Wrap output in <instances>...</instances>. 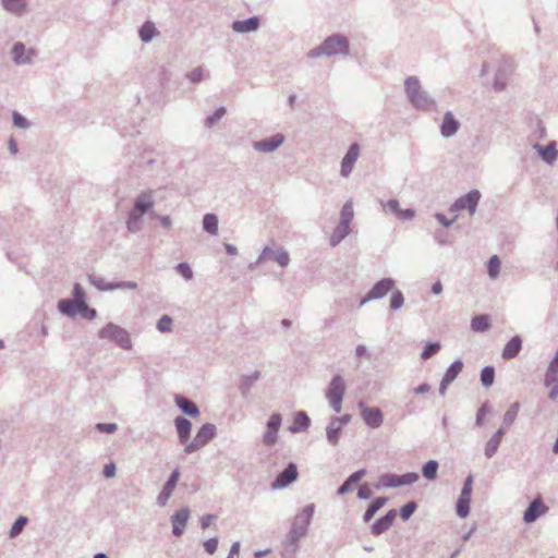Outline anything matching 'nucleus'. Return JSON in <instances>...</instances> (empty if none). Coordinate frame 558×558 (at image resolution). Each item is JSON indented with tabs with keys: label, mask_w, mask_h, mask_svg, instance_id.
Here are the masks:
<instances>
[{
	"label": "nucleus",
	"mask_w": 558,
	"mask_h": 558,
	"mask_svg": "<svg viewBox=\"0 0 558 558\" xmlns=\"http://www.w3.org/2000/svg\"><path fill=\"white\" fill-rule=\"evenodd\" d=\"M405 90L411 102L418 109H427L430 101L426 94L422 92L420 82L416 77H408L405 81Z\"/></svg>",
	"instance_id": "nucleus-1"
},
{
	"label": "nucleus",
	"mask_w": 558,
	"mask_h": 558,
	"mask_svg": "<svg viewBox=\"0 0 558 558\" xmlns=\"http://www.w3.org/2000/svg\"><path fill=\"white\" fill-rule=\"evenodd\" d=\"M344 390L345 386L343 379L340 376L333 377L327 390V399L337 413L341 411Z\"/></svg>",
	"instance_id": "nucleus-2"
},
{
	"label": "nucleus",
	"mask_w": 558,
	"mask_h": 558,
	"mask_svg": "<svg viewBox=\"0 0 558 558\" xmlns=\"http://www.w3.org/2000/svg\"><path fill=\"white\" fill-rule=\"evenodd\" d=\"M99 337L102 339L113 340L123 349H129L131 347L129 333L124 329L112 324L104 327L99 331Z\"/></svg>",
	"instance_id": "nucleus-3"
},
{
	"label": "nucleus",
	"mask_w": 558,
	"mask_h": 558,
	"mask_svg": "<svg viewBox=\"0 0 558 558\" xmlns=\"http://www.w3.org/2000/svg\"><path fill=\"white\" fill-rule=\"evenodd\" d=\"M349 49L348 39L343 36H331L327 38L322 46L318 48L319 54H337V53H345Z\"/></svg>",
	"instance_id": "nucleus-4"
},
{
	"label": "nucleus",
	"mask_w": 558,
	"mask_h": 558,
	"mask_svg": "<svg viewBox=\"0 0 558 558\" xmlns=\"http://www.w3.org/2000/svg\"><path fill=\"white\" fill-rule=\"evenodd\" d=\"M216 434V427L213 424L203 425L194 437L193 441L189 442L184 451L191 453L204 447Z\"/></svg>",
	"instance_id": "nucleus-5"
},
{
	"label": "nucleus",
	"mask_w": 558,
	"mask_h": 558,
	"mask_svg": "<svg viewBox=\"0 0 558 558\" xmlns=\"http://www.w3.org/2000/svg\"><path fill=\"white\" fill-rule=\"evenodd\" d=\"M417 480L418 475L416 473H407L403 475L384 474L379 477L378 484L383 487H398L412 484Z\"/></svg>",
	"instance_id": "nucleus-6"
},
{
	"label": "nucleus",
	"mask_w": 558,
	"mask_h": 558,
	"mask_svg": "<svg viewBox=\"0 0 558 558\" xmlns=\"http://www.w3.org/2000/svg\"><path fill=\"white\" fill-rule=\"evenodd\" d=\"M481 198V193L476 190L469 192L466 195L461 196L457 199V202L452 206V210L459 211L462 209H466L473 215L476 210V206Z\"/></svg>",
	"instance_id": "nucleus-7"
},
{
	"label": "nucleus",
	"mask_w": 558,
	"mask_h": 558,
	"mask_svg": "<svg viewBox=\"0 0 558 558\" xmlns=\"http://www.w3.org/2000/svg\"><path fill=\"white\" fill-rule=\"evenodd\" d=\"M472 484H473V478H472V476H469L464 482V486L462 488L461 495H460L458 504H457V513L461 518H465L470 511Z\"/></svg>",
	"instance_id": "nucleus-8"
},
{
	"label": "nucleus",
	"mask_w": 558,
	"mask_h": 558,
	"mask_svg": "<svg viewBox=\"0 0 558 558\" xmlns=\"http://www.w3.org/2000/svg\"><path fill=\"white\" fill-rule=\"evenodd\" d=\"M281 425V415L274 413L268 422L267 429L263 436V444L265 446H274L277 442V434Z\"/></svg>",
	"instance_id": "nucleus-9"
},
{
	"label": "nucleus",
	"mask_w": 558,
	"mask_h": 558,
	"mask_svg": "<svg viewBox=\"0 0 558 558\" xmlns=\"http://www.w3.org/2000/svg\"><path fill=\"white\" fill-rule=\"evenodd\" d=\"M75 314L80 313L83 317L93 319L96 316V311L88 308L85 302V293L80 284L74 287Z\"/></svg>",
	"instance_id": "nucleus-10"
},
{
	"label": "nucleus",
	"mask_w": 558,
	"mask_h": 558,
	"mask_svg": "<svg viewBox=\"0 0 558 558\" xmlns=\"http://www.w3.org/2000/svg\"><path fill=\"white\" fill-rule=\"evenodd\" d=\"M544 384L549 389V398L555 400L558 397V363L550 362L545 374Z\"/></svg>",
	"instance_id": "nucleus-11"
},
{
	"label": "nucleus",
	"mask_w": 558,
	"mask_h": 558,
	"mask_svg": "<svg viewBox=\"0 0 558 558\" xmlns=\"http://www.w3.org/2000/svg\"><path fill=\"white\" fill-rule=\"evenodd\" d=\"M298 469L294 463H290L271 484L274 489L283 488L298 478Z\"/></svg>",
	"instance_id": "nucleus-12"
},
{
	"label": "nucleus",
	"mask_w": 558,
	"mask_h": 558,
	"mask_svg": "<svg viewBox=\"0 0 558 558\" xmlns=\"http://www.w3.org/2000/svg\"><path fill=\"white\" fill-rule=\"evenodd\" d=\"M361 415L364 422L372 428H377L381 425L384 417L378 408L361 407Z\"/></svg>",
	"instance_id": "nucleus-13"
},
{
	"label": "nucleus",
	"mask_w": 558,
	"mask_h": 558,
	"mask_svg": "<svg viewBox=\"0 0 558 558\" xmlns=\"http://www.w3.org/2000/svg\"><path fill=\"white\" fill-rule=\"evenodd\" d=\"M359 155H360L359 145L352 144L341 162V174L343 177H348L351 173L354 162L356 161Z\"/></svg>",
	"instance_id": "nucleus-14"
},
{
	"label": "nucleus",
	"mask_w": 558,
	"mask_h": 558,
	"mask_svg": "<svg viewBox=\"0 0 558 558\" xmlns=\"http://www.w3.org/2000/svg\"><path fill=\"white\" fill-rule=\"evenodd\" d=\"M189 518H190V512L186 508H182V509L178 510L172 515V518H171L172 532L175 536L182 535V533L186 526Z\"/></svg>",
	"instance_id": "nucleus-15"
},
{
	"label": "nucleus",
	"mask_w": 558,
	"mask_h": 558,
	"mask_svg": "<svg viewBox=\"0 0 558 558\" xmlns=\"http://www.w3.org/2000/svg\"><path fill=\"white\" fill-rule=\"evenodd\" d=\"M547 510H548V507L546 505H544V502L539 498H537L525 510L524 515H523V520L526 523H532L538 517H541L542 514L546 513Z\"/></svg>",
	"instance_id": "nucleus-16"
},
{
	"label": "nucleus",
	"mask_w": 558,
	"mask_h": 558,
	"mask_svg": "<svg viewBox=\"0 0 558 558\" xmlns=\"http://www.w3.org/2000/svg\"><path fill=\"white\" fill-rule=\"evenodd\" d=\"M283 135L276 134L269 138L254 143V148L258 151L269 153L278 148L283 143Z\"/></svg>",
	"instance_id": "nucleus-17"
},
{
	"label": "nucleus",
	"mask_w": 558,
	"mask_h": 558,
	"mask_svg": "<svg viewBox=\"0 0 558 558\" xmlns=\"http://www.w3.org/2000/svg\"><path fill=\"white\" fill-rule=\"evenodd\" d=\"M179 477H180L179 470H174L172 472L170 478L166 483L163 489L161 490V493L158 496V504L160 506H165L167 504L168 499L172 495V493L178 484Z\"/></svg>",
	"instance_id": "nucleus-18"
},
{
	"label": "nucleus",
	"mask_w": 558,
	"mask_h": 558,
	"mask_svg": "<svg viewBox=\"0 0 558 558\" xmlns=\"http://www.w3.org/2000/svg\"><path fill=\"white\" fill-rule=\"evenodd\" d=\"M522 348V340L519 336L512 337L502 349V357L505 360L514 359Z\"/></svg>",
	"instance_id": "nucleus-19"
},
{
	"label": "nucleus",
	"mask_w": 558,
	"mask_h": 558,
	"mask_svg": "<svg viewBox=\"0 0 558 558\" xmlns=\"http://www.w3.org/2000/svg\"><path fill=\"white\" fill-rule=\"evenodd\" d=\"M175 427L181 444L186 446L192 428L191 422L182 416H179L175 420Z\"/></svg>",
	"instance_id": "nucleus-20"
},
{
	"label": "nucleus",
	"mask_w": 558,
	"mask_h": 558,
	"mask_svg": "<svg viewBox=\"0 0 558 558\" xmlns=\"http://www.w3.org/2000/svg\"><path fill=\"white\" fill-rule=\"evenodd\" d=\"M393 288V281L383 279L377 282L368 293V299H378L386 295Z\"/></svg>",
	"instance_id": "nucleus-21"
},
{
	"label": "nucleus",
	"mask_w": 558,
	"mask_h": 558,
	"mask_svg": "<svg viewBox=\"0 0 558 558\" xmlns=\"http://www.w3.org/2000/svg\"><path fill=\"white\" fill-rule=\"evenodd\" d=\"M463 363L461 361H456L449 366L441 381L442 391L446 389L447 385L456 379V377L461 373Z\"/></svg>",
	"instance_id": "nucleus-22"
},
{
	"label": "nucleus",
	"mask_w": 558,
	"mask_h": 558,
	"mask_svg": "<svg viewBox=\"0 0 558 558\" xmlns=\"http://www.w3.org/2000/svg\"><path fill=\"white\" fill-rule=\"evenodd\" d=\"M153 206L151 201V192L143 193L135 201V208L133 213H136L138 216L145 214Z\"/></svg>",
	"instance_id": "nucleus-23"
},
{
	"label": "nucleus",
	"mask_w": 558,
	"mask_h": 558,
	"mask_svg": "<svg viewBox=\"0 0 558 558\" xmlns=\"http://www.w3.org/2000/svg\"><path fill=\"white\" fill-rule=\"evenodd\" d=\"M353 216H354L353 204L351 201H349L343 205V208L341 210V217H340L339 225L342 226V232H349L350 223L353 219Z\"/></svg>",
	"instance_id": "nucleus-24"
},
{
	"label": "nucleus",
	"mask_w": 558,
	"mask_h": 558,
	"mask_svg": "<svg viewBox=\"0 0 558 558\" xmlns=\"http://www.w3.org/2000/svg\"><path fill=\"white\" fill-rule=\"evenodd\" d=\"M458 129L459 123L457 120H454L452 113H446L441 124V134L444 136H451L458 131Z\"/></svg>",
	"instance_id": "nucleus-25"
},
{
	"label": "nucleus",
	"mask_w": 558,
	"mask_h": 558,
	"mask_svg": "<svg viewBox=\"0 0 558 558\" xmlns=\"http://www.w3.org/2000/svg\"><path fill=\"white\" fill-rule=\"evenodd\" d=\"M259 25V21L257 17H251L245 21H235L232 25V28L238 33H247L255 31Z\"/></svg>",
	"instance_id": "nucleus-26"
},
{
	"label": "nucleus",
	"mask_w": 558,
	"mask_h": 558,
	"mask_svg": "<svg viewBox=\"0 0 558 558\" xmlns=\"http://www.w3.org/2000/svg\"><path fill=\"white\" fill-rule=\"evenodd\" d=\"M175 403L187 415L195 417L199 414L196 404L182 396L175 397Z\"/></svg>",
	"instance_id": "nucleus-27"
},
{
	"label": "nucleus",
	"mask_w": 558,
	"mask_h": 558,
	"mask_svg": "<svg viewBox=\"0 0 558 558\" xmlns=\"http://www.w3.org/2000/svg\"><path fill=\"white\" fill-rule=\"evenodd\" d=\"M396 517V511L390 510L384 518L376 521L373 525V532L375 534H380L386 531L393 522Z\"/></svg>",
	"instance_id": "nucleus-28"
},
{
	"label": "nucleus",
	"mask_w": 558,
	"mask_h": 558,
	"mask_svg": "<svg viewBox=\"0 0 558 558\" xmlns=\"http://www.w3.org/2000/svg\"><path fill=\"white\" fill-rule=\"evenodd\" d=\"M263 257L274 259L282 267L287 266L290 260L289 254L286 251L272 252L270 250H264Z\"/></svg>",
	"instance_id": "nucleus-29"
},
{
	"label": "nucleus",
	"mask_w": 558,
	"mask_h": 558,
	"mask_svg": "<svg viewBox=\"0 0 558 558\" xmlns=\"http://www.w3.org/2000/svg\"><path fill=\"white\" fill-rule=\"evenodd\" d=\"M310 425V417L304 412H298L293 418V425L290 427V430L293 433L303 430L307 428Z\"/></svg>",
	"instance_id": "nucleus-30"
},
{
	"label": "nucleus",
	"mask_w": 558,
	"mask_h": 558,
	"mask_svg": "<svg viewBox=\"0 0 558 558\" xmlns=\"http://www.w3.org/2000/svg\"><path fill=\"white\" fill-rule=\"evenodd\" d=\"M489 327H490L489 316H487V315H477L471 322V328L474 331L483 332V331L488 330Z\"/></svg>",
	"instance_id": "nucleus-31"
},
{
	"label": "nucleus",
	"mask_w": 558,
	"mask_h": 558,
	"mask_svg": "<svg viewBox=\"0 0 558 558\" xmlns=\"http://www.w3.org/2000/svg\"><path fill=\"white\" fill-rule=\"evenodd\" d=\"M365 472L364 471H357L354 472L339 488L338 494L343 495L348 492H350L354 484H356L363 476Z\"/></svg>",
	"instance_id": "nucleus-32"
},
{
	"label": "nucleus",
	"mask_w": 558,
	"mask_h": 558,
	"mask_svg": "<svg viewBox=\"0 0 558 558\" xmlns=\"http://www.w3.org/2000/svg\"><path fill=\"white\" fill-rule=\"evenodd\" d=\"M157 35H158V32L153 22H146L140 29V37L145 43H148Z\"/></svg>",
	"instance_id": "nucleus-33"
},
{
	"label": "nucleus",
	"mask_w": 558,
	"mask_h": 558,
	"mask_svg": "<svg viewBox=\"0 0 558 558\" xmlns=\"http://www.w3.org/2000/svg\"><path fill=\"white\" fill-rule=\"evenodd\" d=\"M537 150L542 158L547 162H553L558 156V151L554 144H549L546 147L537 146Z\"/></svg>",
	"instance_id": "nucleus-34"
},
{
	"label": "nucleus",
	"mask_w": 558,
	"mask_h": 558,
	"mask_svg": "<svg viewBox=\"0 0 558 558\" xmlns=\"http://www.w3.org/2000/svg\"><path fill=\"white\" fill-rule=\"evenodd\" d=\"M501 440V430H498L486 444L485 454L490 458L497 451Z\"/></svg>",
	"instance_id": "nucleus-35"
},
{
	"label": "nucleus",
	"mask_w": 558,
	"mask_h": 558,
	"mask_svg": "<svg viewBox=\"0 0 558 558\" xmlns=\"http://www.w3.org/2000/svg\"><path fill=\"white\" fill-rule=\"evenodd\" d=\"M204 229L210 234H217L218 232V219L213 214L205 215L203 219Z\"/></svg>",
	"instance_id": "nucleus-36"
},
{
	"label": "nucleus",
	"mask_w": 558,
	"mask_h": 558,
	"mask_svg": "<svg viewBox=\"0 0 558 558\" xmlns=\"http://www.w3.org/2000/svg\"><path fill=\"white\" fill-rule=\"evenodd\" d=\"M386 499L385 498H376L368 507L364 514V520L367 522L373 519L375 513L385 505Z\"/></svg>",
	"instance_id": "nucleus-37"
},
{
	"label": "nucleus",
	"mask_w": 558,
	"mask_h": 558,
	"mask_svg": "<svg viewBox=\"0 0 558 558\" xmlns=\"http://www.w3.org/2000/svg\"><path fill=\"white\" fill-rule=\"evenodd\" d=\"M2 4L8 11L15 14H21L25 9L22 0H2Z\"/></svg>",
	"instance_id": "nucleus-38"
},
{
	"label": "nucleus",
	"mask_w": 558,
	"mask_h": 558,
	"mask_svg": "<svg viewBox=\"0 0 558 558\" xmlns=\"http://www.w3.org/2000/svg\"><path fill=\"white\" fill-rule=\"evenodd\" d=\"M25 47L23 44H15L12 48L13 59L16 63H25L31 60L29 56H24Z\"/></svg>",
	"instance_id": "nucleus-39"
},
{
	"label": "nucleus",
	"mask_w": 558,
	"mask_h": 558,
	"mask_svg": "<svg viewBox=\"0 0 558 558\" xmlns=\"http://www.w3.org/2000/svg\"><path fill=\"white\" fill-rule=\"evenodd\" d=\"M500 259L497 255H494L489 258L487 268H488V275L492 279H496L499 275L500 270Z\"/></svg>",
	"instance_id": "nucleus-40"
},
{
	"label": "nucleus",
	"mask_w": 558,
	"mask_h": 558,
	"mask_svg": "<svg viewBox=\"0 0 558 558\" xmlns=\"http://www.w3.org/2000/svg\"><path fill=\"white\" fill-rule=\"evenodd\" d=\"M437 470L438 463L434 460H430L423 466V475L428 480H435Z\"/></svg>",
	"instance_id": "nucleus-41"
},
{
	"label": "nucleus",
	"mask_w": 558,
	"mask_h": 558,
	"mask_svg": "<svg viewBox=\"0 0 558 558\" xmlns=\"http://www.w3.org/2000/svg\"><path fill=\"white\" fill-rule=\"evenodd\" d=\"M495 378V371L490 366H486L482 369L481 381L484 386L489 387L493 385Z\"/></svg>",
	"instance_id": "nucleus-42"
},
{
	"label": "nucleus",
	"mask_w": 558,
	"mask_h": 558,
	"mask_svg": "<svg viewBox=\"0 0 558 558\" xmlns=\"http://www.w3.org/2000/svg\"><path fill=\"white\" fill-rule=\"evenodd\" d=\"M59 310L68 315H75V302L73 300H61L59 302Z\"/></svg>",
	"instance_id": "nucleus-43"
},
{
	"label": "nucleus",
	"mask_w": 558,
	"mask_h": 558,
	"mask_svg": "<svg viewBox=\"0 0 558 558\" xmlns=\"http://www.w3.org/2000/svg\"><path fill=\"white\" fill-rule=\"evenodd\" d=\"M26 522H27V519L25 517L17 518L11 527L10 536L11 537L17 536L23 531L24 526L26 525Z\"/></svg>",
	"instance_id": "nucleus-44"
},
{
	"label": "nucleus",
	"mask_w": 558,
	"mask_h": 558,
	"mask_svg": "<svg viewBox=\"0 0 558 558\" xmlns=\"http://www.w3.org/2000/svg\"><path fill=\"white\" fill-rule=\"evenodd\" d=\"M171 327H172V319L168 315H163L157 324V328L160 332H169V331H171Z\"/></svg>",
	"instance_id": "nucleus-45"
},
{
	"label": "nucleus",
	"mask_w": 558,
	"mask_h": 558,
	"mask_svg": "<svg viewBox=\"0 0 558 558\" xmlns=\"http://www.w3.org/2000/svg\"><path fill=\"white\" fill-rule=\"evenodd\" d=\"M415 509H416L415 502L410 501V502L405 504L400 510L401 518L404 521L408 520L414 513Z\"/></svg>",
	"instance_id": "nucleus-46"
},
{
	"label": "nucleus",
	"mask_w": 558,
	"mask_h": 558,
	"mask_svg": "<svg viewBox=\"0 0 558 558\" xmlns=\"http://www.w3.org/2000/svg\"><path fill=\"white\" fill-rule=\"evenodd\" d=\"M440 349V345L439 343H428L425 349L423 350L422 352V359L423 360H427L429 359L432 355H434L435 353L438 352V350Z\"/></svg>",
	"instance_id": "nucleus-47"
},
{
	"label": "nucleus",
	"mask_w": 558,
	"mask_h": 558,
	"mask_svg": "<svg viewBox=\"0 0 558 558\" xmlns=\"http://www.w3.org/2000/svg\"><path fill=\"white\" fill-rule=\"evenodd\" d=\"M349 232H342V226L339 225L330 236L331 245H337Z\"/></svg>",
	"instance_id": "nucleus-48"
},
{
	"label": "nucleus",
	"mask_w": 558,
	"mask_h": 558,
	"mask_svg": "<svg viewBox=\"0 0 558 558\" xmlns=\"http://www.w3.org/2000/svg\"><path fill=\"white\" fill-rule=\"evenodd\" d=\"M177 270L186 280H190L193 277V271L191 267L185 263L179 264Z\"/></svg>",
	"instance_id": "nucleus-49"
},
{
	"label": "nucleus",
	"mask_w": 558,
	"mask_h": 558,
	"mask_svg": "<svg viewBox=\"0 0 558 558\" xmlns=\"http://www.w3.org/2000/svg\"><path fill=\"white\" fill-rule=\"evenodd\" d=\"M141 216H138L136 213H132L128 219V229L131 232H135L138 229V220Z\"/></svg>",
	"instance_id": "nucleus-50"
},
{
	"label": "nucleus",
	"mask_w": 558,
	"mask_h": 558,
	"mask_svg": "<svg viewBox=\"0 0 558 558\" xmlns=\"http://www.w3.org/2000/svg\"><path fill=\"white\" fill-rule=\"evenodd\" d=\"M226 113V109L223 107L216 110V112L213 116H209L207 118V125L211 126L214 125L218 120L222 118V116Z\"/></svg>",
	"instance_id": "nucleus-51"
},
{
	"label": "nucleus",
	"mask_w": 558,
	"mask_h": 558,
	"mask_svg": "<svg viewBox=\"0 0 558 558\" xmlns=\"http://www.w3.org/2000/svg\"><path fill=\"white\" fill-rule=\"evenodd\" d=\"M403 304V295L401 292H396L390 299V306L393 310L400 308Z\"/></svg>",
	"instance_id": "nucleus-52"
},
{
	"label": "nucleus",
	"mask_w": 558,
	"mask_h": 558,
	"mask_svg": "<svg viewBox=\"0 0 558 558\" xmlns=\"http://www.w3.org/2000/svg\"><path fill=\"white\" fill-rule=\"evenodd\" d=\"M97 430L106 434H112L117 430V425L113 423H99L96 425Z\"/></svg>",
	"instance_id": "nucleus-53"
},
{
	"label": "nucleus",
	"mask_w": 558,
	"mask_h": 558,
	"mask_svg": "<svg viewBox=\"0 0 558 558\" xmlns=\"http://www.w3.org/2000/svg\"><path fill=\"white\" fill-rule=\"evenodd\" d=\"M204 548L208 554L213 555L218 548V538L214 537L207 539L204 543Z\"/></svg>",
	"instance_id": "nucleus-54"
},
{
	"label": "nucleus",
	"mask_w": 558,
	"mask_h": 558,
	"mask_svg": "<svg viewBox=\"0 0 558 558\" xmlns=\"http://www.w3.org/2000/svg\"><path fill=\"white\" fill-rule=\"evenodd\" d=\"M13 123L15 126L25 129L28 126L27 120L22 117L19 112H13Z\"/></svg>",
	"instance_id": "nucleus-55"
},
{
	"label": "nucleus",
	"mask_w": 558,
	"mask_h": 558,
	"mask_svg": "<svg viewBox=\"0 0 558 558\" xmlns=\"http://www.w3.org/2000/svg\"><path fill=\"white\" fill-rule=\"evenodd\" d=\"M189 77L194 83L201 82L204 77V71L201 68H196L193 71H191Z\"/></svg>",
	"instance_id": "nucleus-56"
},
{
	"label": "nucleus",
	"mask_w": 558,
	"mask_h": 558,
	"mask_svg": "<svg viewBox=\"0 0 558 558\" xmlns=\"http://www.w3.org/2000/svg\"><path fill=\"white\" fill-rule=\"evenodd\" d=\"M386 207L392 211L397 217L398 215L400 214L401 211V208H400V205H399V202L396 201V199H390L387 202L386 204Z\"/></svg>",
	"instance_id": "nucleus-57"
},
{
	"label": "nucleus",
	"mask_w": 558,
	"mask_h": 558,
	"mask_svg": "<svg viewBox=\"0 0 558 558\" xmlns=\"http://www.w3.org/2000/svg\"><path fill=\"white\" fill-rule=\"evenodd\" d=\"M372 495L371 488L367 485L360 486L357 490V496L361 499H368Z\"/></svg>",
	"instance_id": "nucleus-58"
},
{
	"label": "nucleus",
	"mask_w": 558,
	"mask_h": 558,
	"mask_svg": "<svg viewBox=\"0 0 558 558\" xmlns=\"http://www.w3.org/2000/svg\"><path fill=\"white\" fill-rule=\"evenodd\" d=\"M415 213L412 209H401L397 218H399L400 220H409L412 219Z\"/></svg>",
	"instance_id": "nucleus-59"
},
{
	"label": "nucleus",
	"mask_w": 558,
	"mask_h": 558,
	"mask_svg": "<svg viewBox=\"0 0 558 558\" xmlns=\"http://www.w3.org/2000/svg\"><path fill=\"white\" fill-rule=\"evenodd\" d=\"M116 474V465L113 463H108L104 468V475L106 477H112Z\"/></svg>",
	"instance_id": "nucleus-60"
},
{
	"label": "nucleus",
	"mask_w": 558,
	"mask_h": 558,
	"mask_svg": "<svg viewBox=\"0 0 558 558\" xmlns=\"http://www.w3.org/2000/svg\"><path fill=\"white\" fill-rule=\"evenodd\" d=\"M240 556V544L234 543L229 551L228 558H239Z\"/></svg>",
	"instance_id": "nucleus-61"
},
{
	"label": "nucleus",
	"mask_w": 558,
	"mask_h": 558,
	"mask_svg": "<svg viewBox=\"0 0 558 558\" xmlns=\"http://www.w3.org/2000/svg\"><path fill=\"white\" fill-rule=\"evenodd\" d=\"M214 519H215V517L213 514L204 515L201 521L202 527L203 529L208 527L213 523Z\"/></svg>",
	"instance_id": "nucleus-62"
},
{
	"label": "nucleus",
	"mask_w": 558,
	"mask_h": 558,
	"mask_svg": "<svg viewBox=\"0 0 558 558\" xmlns=\"http://www.w3.org/2000/svg\"><path fill=\"white\" fill-rule=\"evenodd\" d=\"M327 436H328L329 441L331 444L336 445L337 441H338V429H335V430L330 429V430H328Z\"/></svg>",
	"instance_id": "nucleus-63"
},
{
	"label": "nucleus",
	"mask_w": 558,
	"mask_h": 558,
	"mask_svg": "<svg viewBox=\"0 0 558 558\" xmlns=\"http://www.w3.org/2000/svg\"><path fill=\"white\" fill-rule=\"evenodd\" d=\"M429 390V385L427 384H422L420 385L418 387L415 388L414 392L415 393H425Z\"/></svg>",
	"instance_id": "nucleus-64"
}]
</instances>
